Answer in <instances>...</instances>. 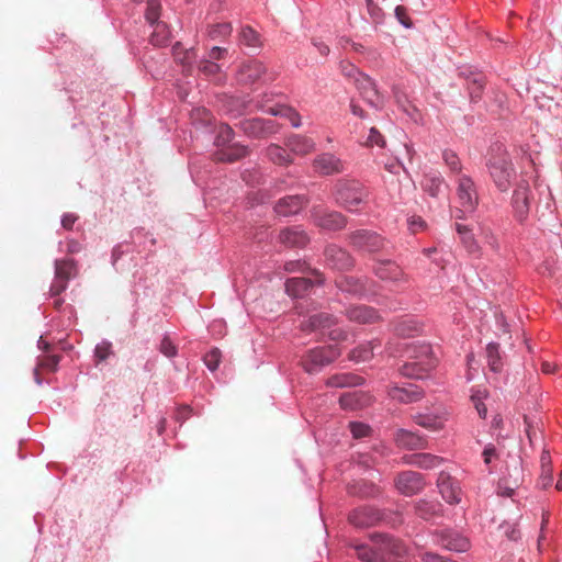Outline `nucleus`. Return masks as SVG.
<instances>
[{
    "mask_svg": "<svg viewBox=\"0 0 562 562\" xmlns=\"http://www.w3.org/2000/svg\"><path fill=\"white\" fill-rule=\"evenodd\" d=\"M193 69H196L199 75L217 86H222L226 82L227 76L223 64L211 60L205 56L199 59H196L195 56L193 57Z\"/></svg>",
    "mask_w": 562,
    "mask_h": 562,
    "instance_id": "nucleus-11",
    "label": "nucleus"
},
{
    "mask_svg": "<svg viewBox=\"0 0 562 562\" xmlns=\"http://www.w3.org/2000/svg\"><path fill=\"white\" fill-rule=\"evenodd\" d=\"M127 240L116 244L111 252V263L116 272L123 273L130 270L131 262L135 261V256Z\"/></svg>",
    "mask_w": 562,
    "mask_h": 562,
    "instance_id": "nucleus-17",
    "label": "nucleus"
},
{
    "mask_svg": "<svg viewBox=\"0 0 562 562\" xmlns=\"http://www.w3.org/2000/svg\"><path fill=\"white\" fill-rule=\"evenodd\" d=\"M222 109L231 117L241 116L252 102L248 93H223L221 97Z\"/></svg>",
    "mask_w": 562,
    "mask_h": 562,
    "instance_id": "nucleus-14",
    "label": "nucleus"
},
{
    "mask_svg": "<svg viewBox=\"0 0 562 562\" xmlns=\"http://www.w3.org/2000/svg\"><path fill=\"white\" fill-rule=\"evenodd\" d=\"M193 415V408L188 404L178 405L175 408L172 419L182 427L183 424Z\"/></svg>",
    "mask_w": 562,
    "mask_h": 562,
    "instance_id": "nucleus-55",
    "label": "nucleus"
},
{
    "mask_svg": "<svg viewBox=\"0 0 562 562\" xmlns=\"http://www.w3.org/2000/svg\"><path fill=\"white\" fill-rule=\"evenodd\" d=\"M222 360V352L218 348L213 347L211 348L204 356H203V362L205 367L211 371L215 372Z\"/></svg>",
    "mask_w": 562,
    "mask_h": 562,
    "instance_id": "nucleus-50",
    "label": "nucleus"
},
{
    "mask_svg": "<svg viewBox=\"0 0 562 562\" xmlns=\"http://www.w3.org/2000/svg\"><path fill=\"white\" fill-rule=\"evenodd\" d=\"M486 397H487V392L485 390L473 391V393L471 395V402L473 403V405L481 418L486 417L487 408L483 402Z\"/></svg>",
    "mask_w": 562,
    "mask_h": 562,
    "instance_id": "nucleus-52",
    "label": "nucleus"
},
{
    "mask_svg": "<svg viewBox=\"0 0 562 562\" xmlns=\"http://www.w3.org/2000/svg\"><path fill=\"white\" fill-rule=\"evenodd\" d=\"M486 360L491 371L498 373L503 369V360L499 350V345L496 342H490L486 346Z\"/></svg>",
    "mask_w": 562,
    "mask_h": 562,
    "instance_id": "nucleus-43",
    "label": "nucleus"
},
{
    "mask_svg": "<svg viewBox=\"0 0 562 562\" xmlns=\"http://www.w3.org/2000/svg\"><path fill=\"white\" fill-rule=\"evenodd\" d=\"M358 559L363 562H385V553L380 550L378 536L372 539V544H353Z\"/></svg>",
    "mask_w": 562,
    "mask_h": 562,
    "instance_id": "nucleus-28",
    "label": "nucleus"
},
{
    "mask_svg": "<svg viewBox=\"0 0 562 562\" xmlns=\"http://www.w3.org/2000/svg\"><path fill=\"white\" fill-rule=\"evenodd\" d=\"M380 519V514L378 510L372 508H360L353 513V525H358L361 527L371 526L375 524Z\"/></svg>",
    "mask_w": 562,
    "mask_h": 562,
    "instance_id": "nucleus-44",
    "label": "nucleus"
},
{
    "mask_svg": "<svg viewBox=\"0 0 562 562\" xmlns=\"http://www.w3.org/2000/svg\"><path fill=\"white\" fill-rule=\"evenodd\" d=\"M340 351L336 345H324L307 349L302 358L301 366L310 375L318 374L326 367L331 364L338 357Z\"/></svg>",
    "mask_w": 562,
    "mask_h": 562,
    "instance_id": "nucleus-4",
    "label": "nucleus"
},
{
    "mask_svg": "<svg viewBox=\"0 0 562 562\" xmlns=\"http://www.w3.org/2000/svg\"><path fill=\"white\" fill-rule=\"evenodd\" d=\"M336 324V318L333 314L327 312H318L310 315L302 321L301 328L304 331H324L330 329Z\"/></svg>",
    "mask_w": 562,
    "mask_h": 562,
    "instance_id": "nucleus-21",
    "label": "nucleus"
},
{
    "mask_svg": "<svg viewBox=\"0 0 562 562\" xmlns=\"http://www.w3.org/2000/svg\"><path fill=\"white\" fill-rule=\"evenodd\" d=\"M128 241L134 252L140 254L145 250L153 251L156 239L144 227H135L130 234Z\"/></svg>",
    "mask_w": 562,
    "mask_h": 562,
    "instance_id": "nucleus-26",
    "label": "nucleus"
},
{
    "mask_svg": "<svg viewBox=\"0 0 562 562\" xmlns=\"http://www.w3.org/2000/svg\"><path fill=\"white\" fill-rule=\"evenodd\" d=\"M406 464L420 469H434L440 465L442 459L429 453H416L404 458Z\"/></svg>",
    "mask_w": 562,
    "mask_h": 562,
    "instance_id": "nucleus-37",
    "label": "nucleus"
},
{
    "mask_svg": "<svg viewBox=\"0 0 562 562\" xmlns=\"http://www.w3.org/2000/svg\"><path fill=\"white\" fill-rule=\"evenodd\" d=\"M265 156L270 162L279 167H289L294 162L291 153L276 143H271L266 147Z\"/></svg>",
    "mask_w": 562,
    "mask_h": 562,
    "instance_id": "nucleus-33",
    "label": "nucleus"
},
{
    "mask_svg": "<svg viewBox=\"0 0 562 562\" xmlns=\"http://www.w3.org/2000/svg\"><path fill=\"white\" fill-rule=\"evenodd\" d=\"M443 546L452 551L463 552L469 548V541L462 537H456L448 540Z\"/></svg>",
    "mask_w": 562,
    "mask_h": 562,
    "instance_id": "nucleus-60",
    "label": "nucleus"
},
{
    "mask_svg": "<svg viewBox=\"0 0 562 562\" xmlns=\"http://www.w3.org/2000/svg\"><path fill=\"white\" fill-rule=\"evenodd\" d=\"M327 385L330 387H350L351 374H335L327 380Z\"/></svg>",
    "mask_w": 562,
    "mask_h": 562,
    "instance_id": "nucleus-58",
    "label": "nucleus"
},
{
    "mask_svg": "<svg viewBox=\"0 0 562 562\" xmlns=\"http://www.w3.org/2000/svg\"><path fill=\"white\" fill-rule=\"evenodd\" d=\"M353 116H357L360 122H353L355 132L357 134V142L359 145L364 147L378 146L380 148L385 147V138L380 131L371 124V122H364L367 117L364 111L353 104Z\"/></svg>",
    "mask_w": 562,
    "mask_h": 562,
    "instance_id": "nucleus-6",
    "label": "nucleus"
},
{
    "mask_svg": "<svg viewBox=\"0 0 562 562\" xmlns=\"http://www.w3.org/2000/svg\"><path fill=\"white\" fill-rule=\"evenodd\" d=\"M144 10V19L147 25H153L162 20V4L161 0H146Z\"/></svg>",
    "mask_w": 562,
    "mask_h": 562,
    "instance_id": "nucleus-40",
    "label": "nucleus"
},
{
    "mask_svg": "<svg viewBox=\"0 0 562 562\" xmlns=\"http://www.w3.org/2000/svg\"><path fill=\"white\" fill-rule=\"evenodd\" d=\"M355 246L374 254L384 249L386 247V243L375 233L361 229L353 233V247Z\"/></svg>",
    "mask_w": 562,
    "mask_h": 562,
    "instance_id": "nucleus-22",
    "label": "nucleus"
},
{
    "mask_svg": "<svg viewBox=\"0 0 562 562\" xmlns=\"http://www.w3.org/2000/svg\"><path fill=\"white\" fill-rule=\"evenodd\" d=\"M353 86L359 91L360 95L373 108H379L382 99L375 89L373 81L364 74L358 71L353 72Z\"/></svg>",
    "mask_w": 562,
    "mask_h": 562,
    "instance_id": "nucleus-15",
    "label": "nucleus"
},
{
    "mask_svg": "<svg viewBox=\"0 0 562 562\" xmlns=\"http://www.w3.org/2000/svg\"><path fill=\"white\" fill-rule=\"evenodd\" d=\"M415 508L419 517L429 519L437 515L439 512V504L436 502L422 499L416 504Z\"/></svg>",
    "mask_w": 562,
    "mask_h": 562,
    "instance_id": "nucleus-49",
    "label": "nucleus"
},
{
    "mask_svg": "<svg viewBox=\"0 0 562 562\" xmlns=\"http://www.w3.org/2000/svg\"><path fill=\"white\" fill-rule=\"evenodd\" d=\"M68 288V282H67V277L63 279H56L54 277V280L50 284V288H49V294L52 297H57L59 296L63 292L66 291V289Z\"/></svg>",
    "mask_w": 562,
    "mask_h": 562,
    "instance_id": "nucleus-62",
    "label": "nucleus"
},
{
    "mask_svg": "<svg viewBox=\"0 0 562 562\" xmlns=\"http://www.w3.org/2000/svg\"><path fill=\"white\" fill-rule=\"evenodd\" d=\"M285 147L294 155L304 156L315 150V142L301 134H290L284 139Z\"/></svg>",
    "mask_w": 562,
    "mask_h": 562,
    "instance_id": "nucleus-27",
    "label": "nucleus"
},
{
    "mask_svg": "<svg viewBox=\"0 0 562 562\" xmlns=\"http://www.w3.org/2000/svg\"><path fill=\"white\" fill-rule=\"evenodd\" d=\"M394 330L400 337H411L418 331V327L413 321H402L395 325Z\"/></svg>",
    "mask_w": 562,
    "mask_h": 562,
    "instance_id": "nucleus-56",
    "label": "nucleus"
},
{
    "mask_svg": "<svg viewBox=\"0 0 562 562\" xmlns=\"http://www.w3.org/2000/svg\"><path fill=\"white\" fill-rule=\"evenodd\" d=\"M394 439L396 445L402 448L423 449L426 447L425 438L405 429H397L394 434Z\"/></svg>",
    "mask_w": 562,
    "mask_h": 562,
    "instance_id": "nucleus-34",
    "label": "nucleus"
},
{
    "mask_svg": "<svg viewBox=\"0 0 562 562\" xmlns=\"http://www.w3.org/2000/svg\"><path fill=\"white\" fill-rule=\"evenodd\" d=\"M147 48V46L145 47ZM167 61V55L164 53L155 52L154 49H146L140 57V63L154 79H160L166 74L165 63Z\"/></svg>",
    "mask_w": 562,
    "mask_h": 562,
    "instance_id": "nucleus-16",
    "label": "nucleus"
},
{
    "mask_svg": "<svg viewBox=\"0 0 562 562\" xmlns=\"http://www.w3.org/2000/svg\"><path fill=\"white\" fill-rule=\"evenodd\" d=\"M288 108H290V105L283 104V103H277L276 105L268 106V108H265V103H262V102H260L257 105V110H260L268 115L276 116V117H282V119L284 116H286Z\"/></svg>",
    "mask_w": 562,
    "mask_h": 562,
    "instance_id": "nucleus-57",
    "label": "nucleus"
},
{
    "mask_svg": "<svg viewBox=\"0 0 562 562\" xmlns=\"http://www.w3.org/2000/svg\"><path fill=\"white\" fill-rule=\"evenodd\" d=\"M379 318L376 311L366 305L353 306V322L360 324L373 323Z\"/></svg>",
    "mask_w": 562,
    "mask_h": 562,
    "instance_id": "nucleus-46",
    "label": "nucleus"
},
{
    "mask_svg": "<svg viewBox=\"0 0 562 562\" xmlns=\"http://www.w3.org/2000/svg\"><path fill=\"white\" fill-rule=\"evenodd\" d=\"M171 54L175 60L183 67V71H193L194 53L191 49H184L181 42H176L171 47Z\"/></svg>",
    "mask_w": 562,
    "mask_h": 562,
    "instance_id": "nucleus-38",
    "label": "nucleus"
},
{
    "mask_svg": "<svg viewBox=\"0 0 562 562\" xmlns=\"http://www.w3.org/2000/svg\"><path fill=\"white\" fill-rule=\"evenodd\" d=\"M373 357V347L370 342L361 344L353 350V363L367 362Z\"/></svg>",
    "mask_w": 562,
    "mask_h": 562,
    "instance_id": "nucleus-53",
    "label": "nucleus"
},
{
    "mask_svg": "<svg viewBox=\"0 0 562 562\" xmlns=\"http://www.w3.org/2000/svg\"><path fill=\"white\" fill-rule=\"evenodd\" d=\"M77 261L72 258L55 259L54 260V274L56 279H63L67 277L69 282L77 273Z\"/></svg>",
    "mask_w": 562,
    "mask_h": 562,
    "instance_id": "nucleus-36",
    "label": "nucleus"
},
{
    "mask_svg": "<svg viewBox=\"0 0 562 562\" xmlns=\"http://www.w3.org/2000/svg\"><path fill=\"white\" fill-rule=\"evenodd\" d=\"M113 346L112 342L103 339L101 342L97 344L93 349V359L95 364L106 361L110 356H113Z\"/></svg>",
    "mask_w": 562,
    "mask_h": 562,
    "instance_id": "nucleus-48",
    "label": "nucleus"
},
{
    "mask_svg": "<svg viewBox=\"0 0 562 562\" xmlns=\"http://www.w3.org/2000/svg\"><path fill=\"white\" fill-rule=\"evenodd\" d=\"M401 357L405 360L400 372L407 378L422 379L437 364L432 348L426 342L405 344Z\"/></svg>",
    "mask_w": 562,
    "mask_h": 562,
    "instance_id": "nucleus-1",
    "label": "nucleus"
},
{
    "mask_svg": "<svg viewBox=\"0 0 562 562\" xmlns=\"http://www.w3.org/2000/svg\"><path fill=\"white\" fill-rule=\"evenodd\" d=\"M442 158L451 171H453V172L461 171V161L456 153L447 149L443 151Z\"/></svg>",
    "mask_w": 562,
    "mask_h": 562,
    "instance_id": "nucleus-59",
    "label": "nucleus"
},
{
    "mask_svg": "<svg viewBox=\"0 0 562 562\" xmlns=\"http://www.w3.org/2000/svg\"><path fill=\"white\" fill-rule=\"evenodd\" d=\"M233 32V25L231 22H217L209 24L206 27V34L212 41H224Z\"/></svg>",
    "mask_w": 562,
    "mask_h": 562,
    "instance_id": "nucleus-39",
    "label": "nucleus"
},
{
    "mask_svg": "<svg viewBox=\"0 0 562 562\" xmlns=\"http://www.w3.org/2000/svg\"><path fill=\"white\" fill-rule=\"evenodd\" d=\"M394 483L397 491L407 496L419 493L425 486L423 475L414 471L398 473Z\"/></svg>",
    "mask_w": 562,
    "mask_h": 562,
    "instance_id": "nucleus-13",
    "label": "nucleus"
},
{
    "mask_svg": "<svg viewBox=\"0 0 562 562\" xmlns=\"http://www.w3.org/2000/svg\"><path fill=\"white\" fill-rule=\"evenodd\" d=\"M312 216L315 225L325 232H338L346 227L348 220L338 211L314 209Z\"/></svg>",
    "mask_w": 562,
    "mask_h": 562,
    "instance_id": "nucleus-10",
    "label": "nucleus"
},
{
    "mask_svg": "<svg viewBox=\"0 0 562 562\" xmlns=\"http://www.w3.org/2000/svg\"><path fill=\"white\" fill-rule=\"evenodd\" d=\"M235 126L251 139H266L281 130V125L276 120L259 116L243 119Z\"/></svg>",
    "mask_w": 562,
    "mask_h": 562,
    "instance_id": "nucleus-5",
    "label": "nucleus"
},
{
    "mask_svg": "<svg viewBox=\"0 0 562 562\" xmlns=\"http://www.w3.org/2000/svg\"><path fill=\"white\" fill-rule=\"evenodd\" d=\"M373 271L382 280H390L397 283L404 279L402 269L391 260L378 259Z\"/></svg>",
    "mask_w": 562,
    "mask_h": 562,
    "instance_id": "nucleus-31",
    "label": "nucleus"
},
{
    "mask_svg": "<svg viewBox=\"0 0 562 562\" xmlns=\"http://www.w3.org/2000/svg\"><path fill=\"white\" fill-rule=\"evenodd\" d=\"M529 187L527 183L519 184L513 194V206L516 217L522 222L529 212Z\"/></svg>",
    "mask_w": 562,
    "mask_h": 562,
    "instance_id": "nucleus-32",
    "label": "nucleus"
},
{
    "mask_svg": "<svg viewBox=\"0 0 562 562\" xmlns=\"http://www.w3.org/2000/svg\"><path fill=\"white\" fill-rule=\"evenodd\" d=\"M148 26L153 30L148 37V44L159 48L167 47L171 44L172 32L166 21L161 20Z\"/></svg>",
    "mask_w": 562,
    "mask_h": 562,
    "instance_id": "nucleus-24",
    "label": "nucleus"
},
{
    "mask_svg": "<svg viewBox=\"0 0 562 562\" xmlns=\"http://www.w3.org/2000/svg\"><path fill=\"white\" fill-rule=\"evenodd\" d=\"M372 402V396L364 391H353V408L366 407Z\"/></svg>",
    "mask_w": 562,
    "mask_h": 562,
    "instance_id": "nucleus-61",
    "label": "nucleus"
},
{
    "mask_svg": "<svg viewBox=\"0 0 562 562\" xmlns=\"http://www.w3.org/2000/svg\"><path fill=\"white\" fill-rule=\"evenodd\" d=\"M158 350L167 358H175L178 356V346L171 340L170 336L166 333L164 334Z\"/></svg>",
    "mask_w": 562,
    "mask_h": 562,
    "instance_id": "nucleus-51",
    "label": "nucleus"
},
{
    "mask_svg": "<svg viewBox=\"0 0 562 562\" xmlns=\"http://www.w3.org/2000/svg\"><path fill=\"white\" fill-rule=\"evenodd\" d=\"M327 263L336 270L348 271L351 267V256L345 249L330 245L325 250Z\"/></svg>",
    "mask_w": 562,
    "mask_h": 562,
    "instance_id": "nucleus-25",
    "label": "nucleus"
},
{
    "mask_svg": "<svg viewBox=\"0 0 562 562\" xmlns=\"http://www.w3.org/2000/svg\"><path fill=\"white\" fill-rule=\"evenodd\" d=\"M414 419L417 425L429 430H439L443 427V418L437 415L418 414Z\"/></svg>",
    "mask_w": 562,
    "mask_h": 562,
    "instance_id": "nucleus-47",
    "label": "nucleus"
},
{
    "mask_svg": "<svg viewBox=\"0 0 562 562\" xmlns=\"http://www.w3.org/2000/svg\"><path fill=\"white\" fill-rule=\"evenodd\" d=\"M437 485L443 499L449 504H458L461 501V488L458 482L447 472H440Z\"/></svg>",
    "mask_w": 562,
    "mask_h": 562,
    "instance_id": "nucleus-19",
    "label": "nucleus"
},
{
    "mask_svg": "<svg viewBox=\"0 0 562 562\" xmlns=\"http://www.w3.org/2000/svg\"><path fill=\"white\" fill-rule=\"evenodd\" d=\"M268 69L265 64L255 58H248L239 64L236 69V80L243 86H252L256 83H266L273 80L267 77Z\"/></svg>",
    "mask_w": 562,
    "mask_h": 562,
    "instance_id": "nucleus-7",
    "label": "nucleus"
},
{
    "mask_svg": "<svg viewBox=\"0 0 562 562\" xmlns=\"http://www.w3.org/2000/svg\"><path fill=\"white\" fill-rule=\"evenodd\" d=\"M333 195L337 204L344 206L348 212L351 211V183L347 179H339L333 190Z\"/></svg>",
    "mask_w": 562,
    "mask_h": 562,
    "instance_id": "nucleus-35",
    "label": "nucleus"
},
{
    "mask_svg": "<svg viewBox=\"0 0 562 562\" xmlns=\"http://www.w3.org/2000/svg\"><path fill=\"white\" fill-rule=\"evenodd\" d=\"M456 229L458 234L461 237V241L469 254L471 255H479L480 252V246L477 241L475 240L474 236L472 235V231L463 224H456Z\"/></svg>",
    "mask_w": 562,
    "mask_h": 562,
    "instance_id": "nucleus-41",
    "label": "nucleus"
},
{
    "mask_svg": "<svg viewBox=\"0 0 562 562\" xmlns=\"http://www.w3.org/2000/svg\"><path fill=\"white\" fill-rule=\"evenodd\" d=\"M313 167L315 171L324 176L338 173L342 170L341 160L330 153L318 155L313 161Z\"/></svg>",
    "mask_w": 562,
    "mask_h": 562,
    "instance_id": "nucleus-29",
    "label": "nucleus"
},
{
    "mask_svg": "<svg viewBox=\"0 0 562 562\" xmlns=\"http://www.w3.org/2000/svg\"><path fill=\"white\" fill-rule=\"evenodd\" d=\"M380 550L385 553V561L402 562L407 554L405 544L389 536L379 535Z\"/></svg>",
    "mask_w": 562,
    "mask_h": 562,
    "instance_id": "nucleus-18",
    "label": "nucleus"
},
{
    "mask_svg": "<svg viewBox=\"0 0 562 562\" xmlns=\"http://www.w3.org/2000/svg\"><path fill=\"white\" fill-rule=\"evenodd\" d=\"M486 166L497 189L506 192L515 177V169L510 156L503 145L496 144L491 148V157Z\"/></svg>",
    "mask_w": 562,
    "mask_h": 562,
    "instance_id": "nucleus-3",
    "label": "nucleus"
},
{
    "mask_svg": "<svg viewBox=\"0 0 562 562\" xmlns=\"http://www.w3.org/2000/svg\"><path fill=\"white\" fill-rule=\"evenodd\" d=\"M307 203L305 194L285 195L276 202L273 211L279 216L289 217L299 214Z\"/></svg>",
    "mask_w": 562,
    "mask_h": 562,
    "instance_id": "nucleus-12",
    "label": "nucleus"
},
{
    "mask_svg": "<svg viewBox=\"0 0 562 562\" xmlns=\"http://www.w3.org/2000/svg\"><path fill=\"white\" fill-rule=\"evenodd\" d=\"M60 361H61L60 355L47 352V353H45V356L43 357V359L41 360L38 366H41L42 368H44L45 370H47L49 372H57L59 369Z\"/></svg>",
    "mask_w": 562,
    "mask_h": 562,
    "instance_id": "nucleus-54",
    "label": "nucleus"
},
{
    "mask_svg": "<svg viewBox=\"0 0 562 562\" xmlns=\"http://www.w3.org/2000/svg\"><path fill=\"white\" fill-rule=\"evenodd\" d=\"M457 195L462 213H472L479 203V195L473 180L462 175L458 179Z\"/></svg>",
    "mask_w": 562,
    "mask_h": 562,
    "instance_id": "nucleus-9",
    "label": "nucleus"
},
{
    "mask_svg": "<svg viewBox=\"0 0 562 562\" xmlns=\"http://www.w3.org/2000/svg\"><path fill=\"white\" fill-rule=\"evenodd\" d=\"M238 44L247 49V54L254 56L261 47L260 34L250 25H241L238 32Z\"/></svg>",
    "mask_w": 562,
    "mask_h": 562,
    "instance_id": "nucleus-30",
    "label": "nucleus"
},
{
    "mask_svg": "<svg viewBox=\"0 0 562 562\" xmlns=\"http://www.w3.org/2000/svg\"><path fill=\"white\" fill-rule=\"evenodd\" d=\"M240 179L250 188H258L265 183L263 175L256 166L243 168L240 170Z\"/></svg>",
    "mask_w": 562,
    "mask_h": 562,
    "instance_id": "nucleus-42",
    "label": "nucleus"
},
{
    "mask_svg": "<svg viewBox=\"0 0 562 562\" xmlns=\"http://www.w3.org/2000/svg\"><path fill=\"white\" fill-rule=\"evenodd\" d=\"M443 180L438 172L425 175L422 186L431 196H437L441 190Z\"/></svg>",
    "mask_w": 562,
    "mask_h": 562,
    "instance_id": "nucleus-45",
    "label": "nucleus"
},
{
    "mask_svg": "<svg viewBox=\"0 0 562 562\" xmlns=\"http://www.w3.org/2000/svg\"><path fill=\"white\" fill-rule=\"evenodd\" d=\"M279 240L285 247L304 248L308 244L310 237L301 226H292L280 231Z\"/></svg>",
    "mask_w": 562,
    "mask_h": 562,
    "instance_id": "nucleus-23",
    "label": "nucleus"
},
{
    "mask_svg": "<svg viewBox=\"0 0 562 562\" xmlns=\"http://www.w3.org/2000/svg\"><path fill=\"white\" fill-rule=\"evenodd\" d=\"M235 131L227 123H221L215 132L214 145L217 147L215 157L226 164L239 161L250 154V148L240 142H235Z\"/></svg>",
    "mask_w": 562,
    "mask_h": 562,
    "instance_id": "nucleus-2",
    "label": "nucleus"
},
{
    "mask_svg": "<svg viewBox=\"0 0 562 562\" xmlns=\"http://www.w3.org/2000/svg\"><path fill=\"white\" fill-rule=\"evenodd\" d=\"M325 282L324 276L314 271L313 277H291L284 282L285 293L292 299H303L307 296L315 286H321Z\"/></svg>",
    "mask_w": 562,
    "mask_h": 562,
    "instance_id": "nucleus-8",
    "label": "nucleus"
},
{
    "mask_svg": "<svg viewBox=\"0 0 562 562\" xmlns=\"http://www.w3.org/2000/svg\"><path fill=\"white\" fill-rule=\"evenodd\" d=\"M370 192L362 184L355 186L353 184V205L359 203H364L369 200Z\"/></svg>",
    "mask_w": 562,
    "mask_h": 562,
    "instance_id": "nucleus-63",
    "label": "nucleus"
},
{
    "mask_svg": "<svg viewBox=\"0 0 562 562\" xmlns=\"http://www.w3.org/2000/svg\"><path fill=\"white\" fill-rule=\"evenodd\" d=\"M228 55V49L226 47L222 46H213L207 52L206 58L214 60L216 63L221 61L222 59H225Z\"/></svg>",
    "mask_w": 562,
    "mask_h": 562,
    "instance_id": "nucleus-64",
    "label": "nucleus"
},
{
    "mask_svg": "<svg viewBox=\"0 0 562 562\" xmlns=\"http://www.w3.org/2000/svg\"><path fill=\"white\" fill-rule=\"evenodd\" d=\"M389 396L400 403L409 404L420 401L424 397V391L412 383L403 386L392 385L389 389Z\"/></svg>",
    "mask_w": 562,
    "mask_h": 562,
    "instance_id": "nucleus-20",
    "label": "nucleus"
}]
</instances>
